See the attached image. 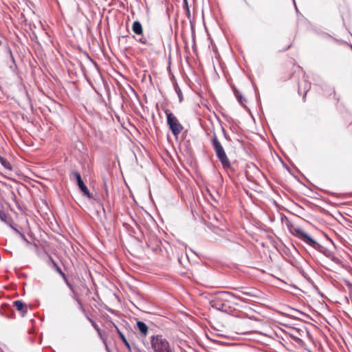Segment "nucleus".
<instances>
[{"label": "nucleus", "mask_w": 352, "mask_h": 352, "mask_svg": "<svg viewBox=\"0 0 352 352\" xmlns=\"http://www.w3.org/2000/svg\"><path fill=\"white\" fill-rule=\"evenodd\" d=\"M212 145L214 148V150L216 153L217 157L220 161L223 168L224 169L230 168L231 166L230 162L221 144L218 140L217 137L215 133L213 134L212 138L211 140Z\"/></svg>", "instance_id": "obj_1"}, {"label": "nucleus", "mask_w": 352, "mask_h": 352, "mask_svg": "<svg viewBox=\"0 0 352 352\" xmlns=\"http://www.w3.org/2000/svg\"><path fill=\"white\" fill-rule=\"evenodd\" d=\"M151 344L154 352H174L168 341L162 335L151 336Z\"/></svg>", "instance_id": "obj_2"}, {"label": "nucleus", "mask_w": 352, "mask_h": 352, "mask_svg": "<svg viewBox=\"0 0 352 352\" xmlns=\"http://www.w3.org/2000/svg\"><path fill=\"white\" fill-rule=\"evenodd\" d=\"M164 112L166 115L167 124L169 129L172 133L177 137L184 129V126L180 124L175 116L170 112L169 110L166 109Z\"/></svg>", "instance_id": "obj_3"}, {"label": "nucleus", "mask_w": 352, "mask_h": 352, "mask_svg": "<svg viewBox=\"0 0 352 352\" xmlns=\"http://www.w3.org/2000/svg\"><path fill=\"white\" fill-rule=\"evenodd\" d=\"M228 295V294L224 292L217 294L210 302L211 307L222 311L226 307V302H228L226 297Z\"/></svg>", "instance_id": "obj_4"}, {"label": "nucleus", "mask_w": 352, "mask_h": 352, "mask_svg": "<svg viewBox=\"0 0 352 352\" xmlns=\"http://www.w3.org/2000/svg\"><path fill=\"white\" fill-rule=\"evenodd\" d=\"M291 232L293 234H295L305 243L314 248H316V246L318 245V243L314 239L309 236L307 233H305L301 228L298 227L293 228L291 230Z\"/></svg>", "instance_id": "obj_5"}, {"label": "nucleus", "mask_w": 352, "mask_h": 352, "mask_svg": "<svg viewBox=\"0 0 352 352\" xmlns=\"http://www.w3.org/2000/svg\"><path fill=\"white\" fill-rule=\"evenodd\" d=\"M70 179H76L79 188L82 192V193L85 196L87 197L88 198L91 197V195L87 187L84 184V182L82 179L81 175L78 172H76V171L72 172L70 175Z\"/></svg>", "instance_id": "obj_6"}, {"label": "nucleus", "mask_w": 352, "mask_h": 352, "mask_svg": "<svg viewBox=\"0 0 352 352\" xmlns=\"http://www.w3.org/2000/svg\"><path fill=\"white\" fill-rule=\"evenodd\" d=\"M132 30L133 32L138 36H141L140 38L137 39V41L144 44V45H148L149 43L148 40L143 36V28L142 24L138 21H135L132 24Z\"/></svg>", "instance_id": "obj_7"}, {"label": "nucleus", "mask_w": 352, "mask_h": 352, "mask_svg": "<svg viewBox=\"0 0 352 352\" xmlns=\"http://www.w3.org/2000/svg\"><path fill=\"white\" fill-rule=\"evenodd\" d=\"M14 307L16 309L21 312L22 316H23L27 312V305L21 302V300H16L13 302Z\"/></svg>", "instance_id": "obj_8"}, {"label": "nucleus", "mask_w": 352, "mask_h": 352, "mask_svg": "<svg viewBox=\"0 0 352 352\" xmlns=\"http://www.w3.org/2000/svg\"><path fill=\"white\" fill-rule=\"evenodd\" d=\"M137 327L143 336H146L148 334V328L144 322L138 321Z\"/></svg>", "instance_id": "obj_9"}, {"label": "nucleus", "mask_w": 352, "mask_h": 352, "mask_svg": "<svg viewBox=\"0 0 352 352\" xmlns=\"http://www.w3.org/2000/svg\"><path fill=\"white\" fill-rule=\"evenodd\" d=\"M116 331L119 335V337L120 338V339L122 340V341L123 342V343L124 344V345L126 346L127 349L129 350V352H131V345L129 343V342L127 341L126 337L124 336V335L120 331V329L116 327Z\"/></svg>", "instance_id": "obj_10"}, {"label": "nucleus", "mask_w": 352, "mask_h": 352, "mask_svg": "<svg viewBox=\"0 0 352 352\" xmlns=\"http://www.w3.org/2000/svg\"><path fill=\"white\" fill-rule=\"evenodd\" d=\"M74 298L75 299V300L77 302L78 305V307H79V309H80V311L83 313V314L85 315V316L87 318V316H89V314H87L86 309H85L84 306H83V304L81 301V300L79 298L78 296H74Z\"/></svg>", "instance_id": "obj_11"}, {"label": "nucleus", "mask_w": 352, "mask_h": 352, "mask_svg": "<svg viewBox=\"0 0 352 352\" xmlns=\"http://www.w3.org/2000/svg\"><path fill=\"white\" fill-rule=\"evenodd\" d=\"M74 298L75 299V300L77 302L78 305V307H79V309H80V311L83 313V314L85 315V316L87 318V316H89V314H87L86 309H85L84 306H83V304L81 301V300L79 298L78 296H74Z\"/></svg>", "instance_id": "obj_12"}, {"label": "nucleus", "mask_w": 352, "mask_h": 352, "mask_svg": "<svg viewBox=\"0 0 352 352\" xmlns=\"http://www.w3.org/2000/svg\"><path fill=\"white\" fill-rule=\"evenodd\" d=\"M234 96L236 98L239 102L242 104L245 105V103L246 102V100L245 98H243L241 94V92L236 89H234Z\"/></svg>", "instance_id": "obj_13"}, {"label": "nucleus", "mask_w": 352, "mask_h": 352, "mask_svg": "<svg viewBox=\"0 0 352 352\" xmlns=\"http://www.w3.org/2000/svg\"><path fill=\"white\" fill-rule=\"evenodd\" d=\"M52 263L54 270L61 276L64 281H67V276L62 271L60 267L57 265V263L54 261H52Z\"/></svg>", "instance_id": "obj_14"}, {"label": "nucleus", "mask_w": 352, "mask_h": 352, "mask_svg": "<svg viewBox=\"0 0 352 352\" xmlns=\"http://www.w3.org/2000/svg\"><path fill=\"white\" fill-rule=\"evenodd\" d=\"M87 319L90 322L93 327L96 329V331H99V327L98 325L89 316L87 317Z\"/></svg>", "instance_id": "obj_15"}, {"label": "nucleus", "mask_w": 352, "mask_h": 352, "mask_svg": "<svg viewBox=\"0 0 352 352\" xmlns=\"http://www.w3.org/2000/svg\"><path fill=\"white\" fill-rule=\"evenodd\" d=\"M175 91L178 95L179 102H182V93L181 89H179V87L177 85L175 86Z\"/></svg>", "instance_id": "obj_16"}, {"label": "nucleus", "mask_w": 352, "mask_h": 352, "mask_svg": "<svg viewBox=\"0 0 352 352\" xmlns=\"http://www.w3.org/2000/svg\"><path fill=\"white\" fill-rule=\"evenodd\" d=\"M0 161L1 162V164L6 167V168H10L9 163L2 157H0Z\"/></svg>", "instance_id": "obj_17"}, {"label": "nucleus", "mask_w": 352, "mask_h": 352, "mask_svg": "<svg viewBox=\"0 0 352 352\" xmlns=\"http://www.w3.org/2000/svg\"><path fill=\"white\" fill-rule=\"evenodd\" d=\"M65 283L67 284V285L68 286V287L74 293V296H77L78 294L76 293V292L74 291V287L72 286V285L68 281V279L67 278V281H65Z\"/></svg>", "instance_id": "obj_18"}, {"label": "nucleus", "mask_w": 352, "mask_h": 352, "mask_svg": "<svg viewBox=\"0 0 352 352\" xmlns=\"http://www.w3.org/2000/svg\"><path fill=\"white\" fill-rule=\"evenodd\" d=\"M6 213L3 210H0V219L1 221H6Z\"/></svg>", "instance_id": "obj_19"}, {"label": "nucleus", "mask_w": 352, "mask_h": 352, "mask_svg": "<svg viewBox=\"0 0 352 352\" xmlns=\"http://www.w3.org/2000/svg\"><path fill=\"white\" fill-rule=\"evenodd\" d=\"M97 333L100 338L102 340L103 342L106 344V339L102 336L100 329H99V331H97Z\"/></svg>", "instance_id": "obj_20"}, {"label": "nucleus", "mask_w": 352, "mask_h": 352, "mask_svg": "<svg viewBox=\"0 0 352 352\" xmlns=\"http://www.w3.org/2000/svg\"><path fill=\"white\" fill-rule=\"evenodd\" d=\"M22 237L28 243H30L29 241L23 235H22Z\"/></svg>", "instance_id": "obj_21"}, {"label": "nucleus", "mask_w": 352, "mask_h": 352, "mask_svg": "<svg viewBox=\"0 0 352 352\" xmlns=\"http://www.w3.org/2000/svg\"><path fill=\"white\" fill-rule=\"evenodd\" d=\"M306 94H307V91H305V95H304V97H303L304 99L305 98Z\"/></svg>", "instance_id": "obj_22"}, {"label": "nucleus", "mask_w": 352, "mask_h": 352, "mask_svg": "<svg viewBox=\"0 0 352 352\" xmlns=\"http://www.w3.org/2000/svg\"><path fill=\"white\" fill-rule=\"evenodd\" d=\"M290 47H291V45H289L285 50L290 48Z\"/></svg>", "instance_id": "obj_23"}]
</instances>
